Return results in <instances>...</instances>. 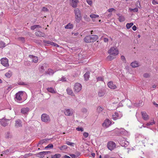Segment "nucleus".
I'll list each match as a JSON object with an SVG mask.
<instances>
[{
	"label": "nucleus",
	"mask_w": 158,
	"mask_h": 158,
	"mask_svg": "<svg viewBox=\"0 0 158 158\" xmlns=\"http://www.w3.org/2000/svg\"><path fill=\"white\" fill-rule=\"evenodd\" d=\"M118 53V50L116 47L111 48L109 49V60H112L115 59Z\"/></svg>",
	"instance_id": "nucleus-1"
},
{
	"label": "nucleus",
	"mask_w": 158,
	"mask_h": 158,
	"mask_svg": "<svg viewBox=\"0 0 158 158\" xmlns=\"http://www.w3.org/2000/svg\"><path fill=\"white\" fill-rule=\"evenodd\" d=\"M74 11L75 15V21L79 23L81 19V12L80 10L77 8L75 9Z\"/></svg>",
	"instance_id": "nucleus-2"
},
{
	"label": "nucleus",
	"mask_w": 158,
	"mask_h": 158,
	"mask_svg": "<svg viewBox=\"0 0 158 158\" xmlns=\"http://www.w3.org/2000/svg\"><path fill=\"white\" fill-rule=\"evenodd\" d=\"M41 119L43 122L45 123L49 122L50 121L49 116L46 114H43L42 115Z\"/></svg>",
	"instance_id": "nucleus-3"
},
{
	"label": "nucleus",
	"mask_w": 158,
	"mask_h": 158,
	"mask_svg": "<svg viewBox=\"0 0 158 158\" xmlns=\"http://www.w3.org/2000/svg\"><path fill=\"white\" fill-rule=\"evenodd\" d=\"M1 64L4 66L8 67L9 64L8 63V60L6 58H3L0 60Z\"/></svg>",
	"instance_id": "nucleus-4"
},
{
	"label": "nucleus",
	"mask_w": 158,
	"mask_h": 158,
	"mask_svg": "<svg viewBox=\"0 0 158 158\" xmlns=\"http://www.w3.org/2000/svg\"><path fill=\"white\" fill-rule=\"evenodd\" d=\"M23 94V91H19L15 95V99L17 101H19L22 100V97Z\"/></svg>",
	"instance_id": "nucleus-5"
},
{
	"label": "nucleus",
	"mask_w": 158,
	"mask_h": 158,
	"mask_svg": "<svg viewBox=\"0 0 158 158\" xmlns=\"http://www.w3.org/2000/svg\"><path fill=\"white\" fill-rule=\"evenodd\" d=\"M82 86L81 85L78 83H76L74 86V89L75 92H79L81 89Z\"/></svg>",
	"instance_id": "nucleus-6"
},
{
	"label": "nucleus",
	"mask_w": 158,
	"mask_h": 158,
	"mask_svg": "<svg viewBox=\"0 0 158 158\" xmlns=\"http://www.w3.org/2000/svg\"><path fill=\"white\" fill-rule=\"evenodd\" d=\"M9 121V120L4 118L2 119H0V123L3 126L5 127L8 124Z\"/></svg>",
	"instance_id": "nucleus-7"
},
{
	"label": "nucleus",
	"mask_w": 158,
	"mask_h": 158,
	"mask_svg": "<svg viewBox=\"0 0 158 158\" xmlns=\"http://www.w3.org/2000/svg\"><path fill=\"white\" fill-rule=\"evenodd\" d=\"M116 147V144L113 141L109 142V150L112 151Z\"/></svg>",
	"instance_id": "nucleus-8"
},
{
	"label": "nucleus",
	"mask_w": 158,
	"mask_h": 158,
	"mask_svg": "<svg viewBox=\"0 0 158 158\" xmlns=\"http://www.w3.org/2000/svg\"><path fill=\"white\" fill-rule=\"evenodd\" d=\"M70 5L73 8L77 7L79 2L78 0H70Z\"/></svg>",
	"instance_id": "nucleus-9"
},
{
	"label": "nucleus",
	"mask_w": 158,
	"mask_h": 158,
	"mask_svg": "<svg viewBox=\"0 0 158 158\" xmlns=\"http://www.w3.org/2000/svg\"><path fill=\"white\" fill-rule=\"evenodd\" d=\"M50 153L51 152L50 151L42 152L37 154V155L38 157L43 158L44 156V155Z\"/></svg>",
	"instance_id": "nucleus-10"
},
{
	"label": "nucleus",
	"mask_w": 158,
	"mask_h": 158,
	"mask_svg": "<svg viewBox=\"0 0 158 158\" xmlns=\"http://www.w3.org/2000/svg\"><path fill=\"white\" fill-rule=\"evenodd\" d=\"M141 114L143 118L145 120H147L149 119V116L145 112H141Z\"/></svg>",
	"instance_id": "nucleus-11"
},
{
	"label": "nucleus",
	"mask_w": 158,
	"mask_h": 158,
	"mask_svg": "<svg viewBox=\"0 0 158 158\" xmlns=\"http://www.w3.org/2000/svg\"><path fill=\"white\" fill-rule=\"evenodd\" d=\"M30 109L28 107H24L22 108L21 110V113L23 114H27L29 111Z\"/></svg>",
	"instance_id": "nucleus-12"
},
{
	"label": "nucleus",
	"mask_w": 158,
	"mask_h": 158,
	"mask_svg": "<svg viewBox=\"0 0 158 158\" xmlns=\"http://www.w3.org/2000/svg\"><path fill=\"white\" fill-rule=\"evenodd\" d=\"M73 113V111L72 110L67 109L65 110L64 112V114L65 115L67 116H70L72 115Z\"/></svg>",
	"instance_id": "nucleus-13"
},
{
	"label": "nucleus",
	"mask_w": 158,
	"mask_h": 158,
	"mask_svg": "<svg viewBox=\"0 0 158 158\" xmlns=\"http://www.w3.org/2000/svg\"><path fill=\"white\" fill-rule=\"evenodd\" d=\"M116 85L114 84L112 81H109V88L113 89H116L117 88Z\"/></svg>",
	"instance_id": "nucleus-14"
},
{
	"label": "nucleus",
	"mask_w": 158,
	"mask_h": 158,
	"mask_svg": "<svg viewBox=\"0 0 158 158\" xmlns=\"http://www.w3.org/2000/svg\"><path fill=\"white\" fill-rule=\"evenodd\" d=\"M29 56L32 59V61L33 62L37 63L38 61V58L37 56H35L32 55H29Z\"/></svg>",
	"instance_id": "nucleus-15"
},
{
	"label": "nucleus",
	"mask_w": 158,
	"mask_h": 158,
	"mask_svg": "<svg viewBox=\"0 0 158 158\" xmlns=\"http://www.w3.org/2000/svg\"><path fill=\"white\" fill-rule=\"evenodd\" d=\"M91 42H94L96 41L98 39V37L96 35H93L90 36Z\"/></svg>",
	"instance_id": "nucleus-16"
},
{
	"label": "nucleus",
	"mask_w": 158,
	"mask_h": 158,
	"mask_svg": "<svg viewBox=\"0 0 158 158\" xmlns=\"http://www.w3.org/2000/svg\"><path fill=\"white\" fill-rule=\"evenodd\" d=\"M15 127H22L21 122L19 119H18L15 121Z\"/></svg>",
	"instance_id": "nucleus-17"
},
{
	"label": "nucleus",
	"mask_w": 158,
	"mask_h": 158,
	"mask_svg": "<svg viewBox=\"0 0 158 158\" xmlns=\"http://www.w3.org/2000/svg\"><path fill=\"white\" fill-rule=\"evenodd\" d=\"M84 41L87 43H91V39L90 36H87L84 38Z\"/></svg>",
	"instance_id": "nucleus-18"
},
{
	"label": "nucleus",
	"mask_w": 158,
	"mask_h": 158,
	"mask_svg": "<svg viewBox=\"0 0 158 158\" xmlns=\"http://www.w3.org/2000/svg\"><path fill=\"white\" fill-rule=\"evenodd\" d=\"M102 125L103 127L107 128L109 127V119H106L103 123Z\"/></svg>",
	"instance_id": "nucleus-19"
},
{
	"label": "nucleus",
	"mask_w": 158,
	"mask_h": 158,
	"mask_svg": "<svg viewBox=\"0 0 158 158\" xmlns=\"http://www.w3.org/2000/svg\"><path fill=\"white\" fill-rule=\"evenodd\" d=\"M35 34L36 36L39 37H44L45 35L41 31H37L35 32Z\"/></svg>",
	"instance_id": "nucleus-20"
},
{
	"label": "nucleus",
	"mask_w": 158,
	"mask_h": 158,
	"mask_svg": "<svg viewBox=\"0 0 158 158\" xmlns=\"http://www.w3.org/2000/svg\"><path fill=\"white\" fill-rule=\"evenodd\" d=\"M66 91L68 94L71 95L72 96H74V94L73 93V92L72 89L70 88H68L66 89Z\"/></svg>",
	"instance_id": "nucleus-21"
},
{
	"label": "nucleus",
	"mask_w": 158,
	"mask_h": 158,
	"mask_svg": "<svg viewBox=\"0 0 158 158\" xmlns=\"http://www.w3.org/2000/svg\"><path fill=\"white\" fill-rule=\"evenodd\" d=\"M54 72L52 69H49L48 71H45V74H48L49 75H52L53 74Z\"/></svg>",
	"instance_id": "nucleus-22"
},
{
	"label": "nucleus",
	"mask_w": 158,
	"mask_h": 158,
	"mask_svg": "<svg viewBox=\"0 0 158 158\" xmlns=\"http://www.w3.org/2000/svg\"><path fill=\"white\" fill-rule=\"evenodd\" d=\"M131 65L133 67H136L139 66V64L137 61H135L132 62Z\"/></svg>",
	"instance_id": "nucleus-23"
},
{
	"label": "nucleus",
	"mask_w": 158,
	"mask_h": 158,
	"mask_svg": "<svg viewBox=\"0 0 158 158\" xmlns=\"http://www.w3.org/2000/svg\"><path fill=\"white\" fill-rule=\"evenodd\" d=\"M43 42L47 46L49 45L48 44L52 45V44H54V42L48 40H44Z\"/></svg>",
	"instance_id": "nucleus-24"
},
{
	"label": "nucleus",
	"mask_w": 158,
	"mask_h": 158,
	"mask_svg": "<svg viewBox=\"0 0 158 158\" xmlns=\"http://www.w3.org/2000/svg\"><path fill=\"white\" fill-rule=\"evenodd\" d=\"M73 24L69 23L65 26V29H71L73 28Z\"/></svg>",
	"instance_id": "nucleus-25"
},
{
	"label": "nucleus",
	"mask_w": 158,
	"mask_h": 158,
	"mask_svg": "<svg viewBox=\"0 0 158 158\" xmlns=\"http://www.w3.org/2000/svg\"><path fill=\"white\" fill-rule=\"evenodd\" d=\"M118 16L119 17L118 19L119 22H122L125 20V18L122 15H118Z\"/></svg>",
	"instance_id": "nucleus-26"
},
{
	"label": "nucleus",
	"mask_w": 158,
	"mask_h": 158,
	"mask_svg": "<svg viewBox=\"0 0 158 158\" xmlns=\"http://www.w3.org/2000/svg\"><path fill=\"white\" fill-rule=\"evenodd\" d=\"M47 89L49 92H50L52 93H56V91L54 90V89L52 88H48Z\"/></svg>",
	"instance_id": "nucleus-27"
},
{
	"label": "nucleus",
	"mask_w": 158,
	"mask_h": 158,
	"mask_svg": "<svg viewBox=\"0 0 158 158\" xmlns=\"http://www.w3.org/2000/svg\"><path fill=\"white\" fill-rule=\"evenodd\" d=\"M12 75V73L11 71H9L8 72L6 73L5 74V76L7 78H10V77Z\"/></svg>",
	"instance_id": "nucleus-28"
},
{
	"label": "nucleus",
	"mask_w": 158,
	"mask_h": 158,
	"mask_svg": "<svg viewBox=\"0 0 158 158\" xmlns=\"http://www.w3.org/2000/svg\"><path fill=\"white\" fill-rule=\"evenodd\" d=\"M85 79L86 81H87L89 79V73L86 72L84 75Z\"/></svg>",
	"instance_id": "nucleus-29"
},
{
	"label": "nucleus",
	"mask_w": 158,
	"mask_h": 158,
	"mask_svg": "<svg viewBox=\"0 0 158 158\" xmlns=\"http://www.w3.org/2000/svg\"><path fill=\"white\" fill-rule=\"evenodd\" d=\"M41 27L40 25H34L33 26H31V30H35V29H36V28H41Z\"/></svg>",
	"instance_id": "nucleus-30"
},
{
	"label": "nucleus",
	"mask_w": 158,
	"mask_h": 158,
	"mask_svg": "<svg viewBox=\"0 0 158 158\" xmlns=\"http://www.w3.org/2000/svg\"><path fill=\"white\" fill-rule=\"evenodd\" d=\"M133 23H127L126 25V27L127 29H130L133 25Z\"/></svg>",
	"instance_id": "nucleus-31"
},
{
	"label": "nucleus",
	"mask_w": 158,
	"mask_h": 158,
	"mask_svg": "<svg viewBox=\"0 0 158 158\" xmlns=\"http://www.w3.org/2000/svg\"><path fill=\"white\" fill-rule=\"evenodd\" d=\"M61 157V155L59 154H56L54 155H52V158H60Z\"/></svg>",
	"instance_id": "nucleus-32"
},
{
	"label": "nucleus",
	"mask_w": 158,
	"mask_h": 158,
	"mask_svg": "<svg viewBox=\"0 0 158 158\" xmlns=\"http://www.w3.org/2000/svg\"><path fill=\"white\" fill-rule=\"evenodd\" d=\"M112 117L114 119V120H115L118 117V114L117 113H115L114 114H113Z\"/></svg>",
	"instance_id": "nucleus-33"
},
{
	"label": "nucleus",
	"mask_w": 158,
	"mask_h": 158,
	"mask_svg": "<svg viewBox=\"0 0 158 158\" xmlns=\"http://www.w3.org/2000/svg\"><path fill=\"white\" fill-rule=\"evenodd\" d=\"M135 6L139 8H140L141 6L140 5V2L139 1H137L135 3Z\"/></svg>",
	"instance_id": "nucleus-34"
},
{
	"label": "nucleus",
	"mask_w": 158,
	"mask_h": 158,
	"mask_svg": "<svg viewBox=\"0 0 158 158\" xmlns=\"http://www.w3.org/2000/svg\"><path fill=\"white\" fill-rule=\"evenodd\" d=\"M67 148V146L66 145H63L61 147H59V148L61 150H64Z\"/></svg>",
	"instance_id": "nucleus-35"
},
{
	"label": "nucleus",
	"mask_w": 158,
	"mask_h": 158,
	"mask_svg": "<svg viewBox=\"0 0 158 158\" xmlns=\"http://www.w3.org/2000/svg\"><path fill=\"white\" fill-rule=\"evenodd\" d=\"M66 143L68 145L71 146L73 147L74 146V143L70 142L69 141H66Z\"/></svg>",
	"instance_id": "nucleus-36"
},
{
	"label": "nucleus",
	"mask_w": 158,
	"mask_h": 158,
	"mask_svg": "<svg viewBox=\"0 0 158 158\" xmlns=\"http://www.w3.org/2000/svg\"><path fill=\"white\" fill-rule=\"evenodd\" d=\"M47 67V64L46 63H44L43 64L42 66L41 67V70H44V68H46Z\"/></svg>",
	"instance_id": "nucleus-37"
},
{
	"label": "nucleus",
	"mask_w": 158,
	"mask_h": 158,
	"mask_svg": "<svg viewBox=\"0 0 158 158\" xmlns=\"http://www.w3.org/2000/svg\"><path fill=\"white\" fill-rule=\"evenodd\" d=\"M80 155V153H78L77 154V155H76L75 154H73L70 155V156L72 158H75L76 156H77V157L78 156Z\"/></svg>",
	"instance_id": "nucleus-38"
},
{
	"label": "nucleus",
	"mask_w": 158,
	"mask_h": 158,
	"mask_svg": "<svg viewBox=\"0 0 158 158\" xmlns=\"http://www.w3.org/2000/svg\"><path fill=\"white\" fill-rule=\"evenodd\" d=\"M6 44L3 42H0V48L4 47L6 46Z\"/></svg>",
	"instance_id": "nucleus-39"
},
{
	"label": "nucleus",
	"mask_w": 158,
	"mask_h": 158,
	"mask_svg": "<svg viewBox=\"0 0 158 158\" xmlns=\"http://www.w3.org/2000/svg\"><path fill=\"white\" fill-rule=\"evenodd\" d=\"M90 17L92 18H97L99 17L98 15L94 14H92L90 15Z\"/></svg>",
	"instance_id": "nucleus-40"
},
{
	"label": "nucleus",
	"mask_w": 158,
	"mask_h": 158,
	"mask_svg": "<svg viewBox=\"0 0 158 158\" xmlns=\"http://www.w3.org/2000/svg\"><path fill=\"white\" fill-rule=\"evenodd\" d=\"M103 110V108L101 107H98L97 109V111L98 112H100Z\"/></svg>",
	"instance_id": "nucleus-41"
},
{
	"label": "nucleus",
	"mask_w": 158,
	"mask_h": 158,
	"mask_svg": "<svg viewBox=\"0 0 158 158\" xmlns=\"http://www.w3.org/2000/svg\"><path fill=\"white\" fill-rule=\"evenodd\" d=\"M53 145L52 144H49L47 146L45 147V148H53Z\"/></svg>",
	"instance_id": "nucleus-42"
},
{
	"label": "nucleus",
	"mask_w": 158,
	"mask_h": 158,
	"mask_svg": "<svg viewBox=\"0 0 158 158\" xmlns=\"http://www.w3.org/2000/svg\"><path fill=\"white\" fill-rule=\"evenodd\" d=\"M104 94V93L103 92H99L98 94V95L99 97H101L103 96Z\"/></svg>",
	"instance_id": "nucleus-43"
},
{
	"label": "nucleus",
	"mask_w": 158,
	"mask_h": 158,
	"mask_svg": "<svg viewBox=\"0 0 158 158\" xmlns=\"http://www.w3.org/2000/svg\"><path fill=\"white\" fill-rule=\"evenodd\" d=\"M87 2L90 5H91L93 4V2L91 0H86Z\"/></svg>",
	"instance_id": "nucleus-44"
},
{
	"label": "nucleus",
	"mask_w": 158,
	"mask_h": 158,
	"mask_svg": "<svg viewBox=\"0 0 158 158\" xmlns=\"http://www.w3.org/2000/svg\"><path fill=\"white\" fill-rule=\"evenodd\" d=\"M19 40L21 41L23 43H24L25 42V39L23 37H19Z\"/></svg>",
	"instance_id": "nucleus-45"
},
{
	"label": "nucleus",
	"mask_w": 158,
	"mask_h": 158,
	"mask_svg": "<svg viewBox=\"0 0 158 158\" xmlns=\"http://www.w3.org/2000/svg\"><path fill=\"white\" fill-rule=\"evenodd\" d=\"M59 81H66V78L64 77H61L60 80H59Z\"/></svg>",
	"instance_id": "nucleus-46"
},
{
	"label": "nucleus",
	"mask_w": 158,
	"mask_h": 158,
	"mask_svg": "<svg viewBox=\"0 0 158 158\" xmlns=\"http://www.w3.org/2000/svg\"><path fill=\"white\" fill-rule=\"evenodd\" d=\"M76 130L78 131H81V132L84 131L83 128L82 127H77L76 128Z\"/></svg>",
	"instance_id": "nucleus-47"
},
{
	"label": "nucleus",
	"mask_w": 158,
	"mask_h": 158,
	"mask_svg": "<svg viewBox=\"0 0 158 158\" xmlns=\"http://www.w3.org/2000/svg\"><path fill=\"white\" fill-rule=\"evenodd\" d=\"M83 136H84L85 138H87L88 137L89 135V134L87 132H84L83 133Z\"/></svg>",
	"instance_id": "nucleus-48"
},
{
	"label": "nucleus",
	"mask_w": 158,
	"mask_h": 158,
	"mask_svg": "<svg viewBox=\"0 0 158 158\" xmlns=\"http://www.w3.org/2000/svg\"><path fill=\"white\" fill-rule=\"evenodd\" d=\"M152 3L153 5L158 4V2L155 0H153L152 1Z\"/></svg>",
	"instance_id": "nucleus-49"
},
{
	"label": "nucleus",
	"mask_w": 158,
	"mask_h": 158,
	"mask_svg": "<svg viewBox=\"0 0 158 158\" xmlns=\"http://www.w3.org/2000/svg\"><path fill=\"white\" fill-rule=\"evenodd\" d=\"M121 60L123 61L124 62L126 61L125 58V57L123 56H121Z\"/></svg>",
	"instance_id": "nucleus-50"
},
{
	"label": "nucleus",
	"mask_w": 158,
	"mask_h": 158,
	"mask_svg": "<svg viewBox=\"0 0 158 158\" xmlns=\"http://www.w3.org/2000/svg\"><path fill=\"white\" fill-rule=\"evenodd\" d=\"M42 11L47 12L48 11V9L47 8L44 7L42 9Z\"/></svg>",
	"instance_id": "nucleus-51"
},
{
	"label": "nucleus",
	"mask_w": 158,
	"mask_h": 158,
	"mask_svg": "<svg viewBox=\"0 0 158 158\" xmlns=\"http://www.w3.org/2000/svg\"><path fill=\"white\" fill-rule=\"evenodd\" d=\"M115 10L113 8L109 9V12H111L112 11H114L115 12Z\"/></svg>",
	"instance_id": "nucleus-52"
},
{
	"label": "nucleus",
	"mask_w": 158,
	"mask_h": 158,
	"mask_svg": "<svg viewBox=\"0 0 158 158\" xmlns=\"http://www.w3.org/2000/svg\"><path fill=\"white\" fill-rule=\"evenodd\" d=\"M143 76L144 77L147 78L149 77V75L148 73H145L143 75Z\"/></svg>",
	"instance_id": "nucleus-53"
},
{
	"label": "nucleus",
	"mask_w": 158,
	"mask_h": 158,
	"mask_svg": "<svg viewBox=\"0 0 158 158\" xmlns=\"http://www.w3.org/2000/svg\"><path fill=\"white\" fill-rule=\"evenodd\" d=\"M133 11L134 12H137L138 11V9L137 8H135L133 9Z\"/></svg>",
	"instance_id": "nucleus-54"
},
{
	"label": "nucleus",
	"mask_w": 158,
	"mask_h": 158,
	"mask_svg": "<svg viewBox=\"0 0 158 158\" xmlns=\"http://www.w3.org/2000/svg\"><path fill=\"white\" fill-rule=\"evenodd\" d=\"M154 123L153 122H150L147 124V126H149L150 125H152Z\"/></svg>",
	"instance_id": "nucleus-55"
},
{
	"label": "nucleus",
	"mask_w": 158,
	"mask_h": 158,
	"mask_svg": "<svg viewBox=\"0 0 158 158\" xmlns=\"http://www.w3.org/2000/svg\"><path fill=\"white\" fill-rule=\"evenodd\" d=\"M97 80L98 81H102V78L101 77H98L97 78Z\"/></svg>",
	"instance_id": "nucleus-56"
},
{
	"label": "nucleus",
	"mask_w": 158,
	"mask_h": 158,
	"mask_svg": "<svg viewBox=\"0 0 158 158\" xmlns=\"http://www.w3.org/2000/svg\"><path fill=\"white\" fill-rule=\"evenodd\" d=\"M136 28H137V27L135 25H134L132 27V28L133 30L134 31H136Z\"/></svg>",
	"instance_id": "nucleus-57"
},
{
	"label": "nucleus",
	"mask_w": 158,
	"mask_h": 158,
	"mask_svg": "<svg viewBox=\"0 0 158 158\" xmlns=\"http://www.w3.org/2000/svg\"><path fill=\"white\" fill-rule=\"evenodd\" d=\"M52 45L54 46L55 47H58L59 46L57 44L54 43V44H52Z\"/></svg>",
	"instance_id": "nucleus-58"
},
{
	"label": "nucleus",
	"mask_w": 158,
	"mask_h": 158,
	"mask_svg": "<svg viewBox=\"0 0 158 158\" xmlns=\"http://www.w3.org/2000/svg\"><path fill=\"white\" fill-rule=\"evenodd\" d=\"M104 40L105 42H108V40L107 38H104Z\"/></svg>",
	"instance_id": "nucleus-59"
},
{
	"label": "nucleus",
	"mask_w": 158,
	"mask_h": 158,
	"mask_svg": "<svg viewBox=\"0 0 158 158\" xmlns=\"http://www.w3.org/2000/svg\"><path fill=\"white\" fill-rule=\"evenodd\" d=\"M64 158H71V157L70 156H68L67 155H65L64 156Z\"/></svg>",
	"instance_id": "nucleus-60"
},
{
	"label": "nucleus",
	"mask_w": 158,
	"mask_h": 158,
	"mask_svg": "<svg viewBox=\"0 0 158 158\" xmlns=\"http://www.w3.org/2000/svg\"><path fill=\"white\" fill-rule=\"evenodd\" d=\"M82 111L83 112H86L87 111V110L86 109H85V108H83V109H82Z\"/></svg>",
	"instance_id": "nucleus-61"
},
{
	"label": "nucleus",
	"mask_w": 158,
	"mask_h": 158,
	"mask_svg": "<svg viewBox=\"0 0 158 158\" xmlns=\"http://www.w3.org/2000/svg\"><path fill=\"white\" fill-rule=\"evenodd\" d=\"M153 104H154V105H155L156 106V107H158V104H156V103H155V102H154V103H153Z\"/></svg>",
	"instance_id": "nucleus-62"
},
{
	"label": "nucleus",
	"mask_w": 158,
	"mask_h": 158,
	"mask_svg": "<svg viewBox=\"0 0 158 158\" xmlns=\"http://www.w3.org/2000/svg\"><path fill=\"white\" fill-rule=\"evenodd\" d=\"M92 156H93V157H94L95 156V154L94 153H92L91 154Z\"/></svg>",
	"instance_id": "nucleus-63"
},
{
	"label": "nucleus",
	"mask_w": 158,
	"mask_h": 158,
	"mask_svg": "<svg viewBox=\"0 0 158 158\" xmlns=\"http://www.w3.org/2000/svg\"><path fill=\"white\" fill-rule=\"evenodd\" d=\"M156 87V85H153L152 86V88H155Z\"/></svg>",
	"instance_id": "nucleus-64"
}]
</instances>
